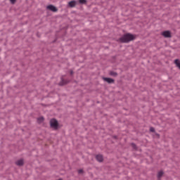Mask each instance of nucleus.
<instances>
[{"label": "nucleus", "mask_w": 180, "mask_h": 180, "mask_svg": "<svg viewBox=\"0 0 180 180\" xmlns=\"http://www.w3.org/2000/svg\"><path fill=\"white\" fill-rule=\"evenodd\" d=\"M134 35L131 34H126L120 39V41L121 43H129V41H131V40H134Z\"/></svg>", "instance_id": "1"}, {"label": "nucleus", "mask_w": 180, "mask_h": 180, "mask_svg": "<svg viewBox=\"0 0 180 180\" xmlns=\"http://www.w3.org/2000/svg\"><path fill=\"white\" fill-rule=\"evenodd\" d=\"M50 124L52 129H55L56 130L58 129V122L56 120V119L51 120Z\"/></svg>", "instance_id": "2"}, {"label": "nucleus", "mask_w": 180, "mask_h": 180, "mask_svg": "<svg viewBox=\"0 0 180 180\" xmlns=\"http://www.w3.org/2000/svg\"><path fill=\"white\" fill-rule=\"evenodd\" d=\"M46 8L49 11H51L52 12H57V11H58V9H57V8L53 5L48 6Z\"/></svg>", "instance_id": "3"}, {"label": "nucleus", "mask_w": 180, "mask_h": 180, "mask_svg": "<svg viewBox=\"0 0 180 180\" xmlns=\"http://www.w3.org/2000/svg\"><path fill=\"white\" fill-rule=\"evenodd\" d=\"M162 36L164 37H166V38H169L171 37V32L169 31H164L162 33Z\"/></svg>", "instance_id": "4"}, {"label": "nucleus", "mask_w": 180, "mask_h": 180, "mask_svg": "<svg viewBox=\"0 0 180 180\" xmlns=\"http://www.w3.org/2000/svg\"><path fill=\"white\" fill-rule=\"evenodd\" d=\"M96 158L99 162H102L103 161V156H102V155H97Z\"/></svg>", "instance_id": "5"}, {"label": "nucleus", "mask_w": 180, "mask_h": 180, "mask_svg": "<svg viewBox=\"0 0 180 180\" xmlns=\"http://www.w3.org/2000/svg\"><path fill=\"white\" fill-rule=\"evenodd\" d=\"M77 5V2L75 1H72L68 3V6L70 8H74Z\"/></svg>", "instance_id": "6"}, {"label": "nucleus", "mask_w": 180, "mask_h": 180, "mask_svg": "<svg viewBox=\"0 0 180 180\" xmlns=\"http://www.w3.org/2000/svg\"><path fill=\"white\" fill-rule=\"evenodd\" d=\"M103 80L108 82V84H112L114 82V80L112 79L108 78V77H104Z\"/></svg>", "instance_id": "7"}, {"label": "nucleus", "mask_w": 180, "mask_h": 180, "mask_svg": "<svg viewBox=\"0 0 180 180\" xmlns=\"http://www.w3.org/2000/svg\"><path fill=\"white\" fill-rule=\"evenodd\" d=\"M174 64L176 65L177 68H179L180 70V60L179 59H176L174 60Z\"/></svg>", "instance_id": "8"}, {"label": "nucleus", "mask_w": 180, "mask_h": 180, "mask_svg": "<svg viewBox=\"0 0 180 180\" xmlns=\"http://www.w3.org/2000/svg\"><path fill=\"white\" fill-rule=\"evenodd\" d=\"M24 162L23 160H19L16 162V165H18L19 167H22V165H23Z\"/></svg>", "instance_id": "9"}, {"label": "nucleus", "mask_w": 180, "mask_h": 180, "mask_svg": "<svg viewBox=\"0 0 180 180\" xmlns=\"http://www.w3.org/2000/svg\"><path fill=\"white\" fill-rule=\"evenodd\" d=\"M162 175H164V172L163 171L159 172L158 174V179L161 178V176H162Z\"/></svg>", "instance_id": "10"}, {"label": "nucleus", "mask_w": 180, "mask_h": 180, "mask_svg": "<svg viewBox=\"0 0 180 180\" xmlns=\"http://www.w3.org/2000/svg\"><path fill=\"white\" fill-rule=\"evenodd\" d=\"M43 120H44V118L43 117H39L37 119L38 123H43Z\"/></svg>", "instance_id": "11"}, {"label": "nucleus", "mask_w": 180, "mask_h": 180, "mask_svg": "<svg viewBox=\"0 0 180 180\" xmlns=\"http://www.w3.org/2000/svg\"><path fill=\"white\" fill-rule=\"evenodd\" d=\"M79 4H86V0H79Z\"/></svg>", "instance_id": "12"}, {"label": "nucleus", "mask_w": 180, "mask_h": 180, "mask_svg": "<svg viewBox=\"0 0 180 180\" xmlns=\"http://www.w3.org/2000/svg\"><path fill=\"white\" fill-rule=\"evenodd\" d=\"M110 75H117V74H116L115 72H111Z\"/></svg>", "instance_id": "13"}, {"label": "nucleus", "mask_w": 180, "mask_h": 180, "mask_svg": "<svg viewBox=\"0 0 180 180\" xmlns=\"http://www.w3.org/2000/svg\"><path fill=\"white\" fill-rule=\"evenodd\" d=\"M10 2H11V4H15L16 2V0H10Z\"/></svg>", "instance_id": "14"}, {"label": "nucleus", "mask_w": 180, "mask_h": 180, "mask_svg": "<svg viewBox=\"0 0 180 180\" xmlns=\"http://www.w3.org/2000/svg\"><path fill=\"white\" fill-rule=\"evenodd\" d=\"M150 131L154 132V131H155V129H154V128H153V127H150Z\"/></svg>", "instance_id": "15"}, {"label": "nucleus", "mask_w": 180, "mask_h": 180, "mask_svg": "<svg viewBox=\"0 0 180 180\" xmlns=\"http://www.w3.org/2000/svg\"><path fill=\"white\" fill-rule=\"evenodd\" d=\"M78 172H79V174H82L83 170H82V169H79V170L78 171Z\"/></svg>", "instance_id": "16"}, {"label": "nucleus", "mask_w": 180, "mask_h": 180, "mask_svg": "<svg viewBox=\"0 0 180 180\" xmlns=\"http://www.w3.org/2000/svg\"><path fill=\"white\" fill-rule=\"evenodd\" d=\"M132 147H134V148H136V145L132 143Z\"/></svg>", "instance_id": "17"}, {"label": "nucleus", "mask_w": 180, "mask_h": 180, "mask_svg": "<svg viewBox=\"0 0 180 180\" xmlns=\"http://www.w3.org/2000/svg\"><path fill=\"white\" fill-rule=\"evenodd\" d=\"M72 73H73V72H72V71H71V72H70L71 75H72Z\"/></svg>", "instance_id": "18"}]
</instances>
